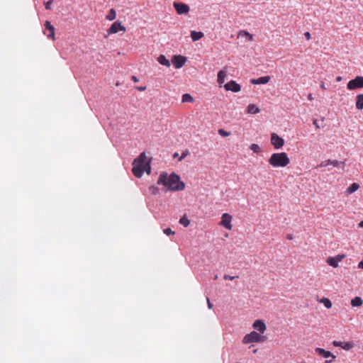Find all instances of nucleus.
Wrapping results in <instances>:
<instances>
[{"label":"nucleus","mask_w":363,"mask_h":363,"mask_svg":"<svg viewBox=\"0 0 363 363\" xmlns=\"http://www.w3.org/2000/svg\"><path fill=\"white\" fill-rule=\"evenodd\" d=\"M157 184L164 186L167 191H182L185 188V184L180 180V177L175 173L168 174L167 172H162Z\"/></svg>","instance_id":"obj_1"},{"label":"nucleus","mask_w":363,"mask_h":363,"mask_svg":"<svg viewBox=\"0 0 363 363\" xmlns=\"http://www.w3.org/2000/svg\"><path fill=\"white\" fill-rule=\"evenodd\" d=\"M147 157L145 152L133 160L132 172L136 177H142L145 171L149 174L151 172V167L149 162L146 161Z\"/></svg>","instance_id":"obj_2"},{"label":"nucleus","mask_w":363,"mask_h":363,"mask_svg":"<svg viewBox=\"0 0 363 363\" xmlns=\"http://www.w3.org/2000/svg\"><path fill=\"white\" fill-rule=\"evenodd\" d=\"M269 164L273 167H284L290 163V159L286 152L273 153L268 160Z\"/></svg>","instance_id":"obj_3"},{"label":"nucleus","mask_w":363,"mask_h":363,"mask_svg":"<svg viewBox=\"0 0 363 363\" xmlns=\"http://www.w3.org/2000/svg\"><path fill=\"white\" fill-rule=\"evenodd\" d=\"M266 339L267 338L265 336L262 335L256 331H252L244 336L242 339V343L249 344L253 342H263L266 340Z\"/></svg>","instance_id":"obj_4"},{"label":"nucleus","mask_w":363,"mask_h":363,"mask_svg":"<svg viewBox=\"0 0 363 363\" xmlns=\"http://www.w3.org/2000/svg\"><path fill=\"white\" fill-rule=\"evenodd\" d=\"M347 88L349 90L362 89L363 88V77L357 76L354 79L350 80L347 84Z\"/></svg>","instance_id":"obj_5"},{"label":"nucleus","mask_w":363,"mask_h":363,"mask_svg":"<svg viewBox=\"0 0 363 363\" xmlns=\"http://www.w3.org/2000/svg\"><path fill=\"white\" fill-rule=\"evenodd\" d=\"M173 6L179 15L186 14L189 12V6L182 2H174Z\"/></svg>","instance_id":"obj_6"},{"label":"nucleus","mask_w":363,"mask_h":363,"mask_svg":"<svg viewBox=\"0 0 363 363\" xmlns=\"http://www.w3.org/2000/svg\"><path fill=\"white\" fill-rule=\"evenodd\" d=\"M271 143L275 149H280L284 145V140L277 133H273L271 135Z\"/></svg>","instance_id":"obj_7"},{"label":"nucleus","mask_w":363,"mask_h":363,"mask_svg":"<svg viewBox=\"0 0 363 363\" xmlns=\"http://www.w3.org/2000/svg\"><path fill=\"white\" fill-rule=\"evenodd\" d=\"M232 219L233 218L230 214L225 213L222 215L221 220L219 224L225 229L230 230L233 228V225H231Z\"/></svg>","instance_id":"obj_8"},{"label":"nucleus","mask_w":363,"mask_h":363,"mask_svg":"<svg viewBox=\"0 0 363 363\" xmlns=\"http://www.w3.org/2000/svg\"><path fill=\"white\" fill-rule=\"evenodd\" d=\"M186 61V58L182 55H174L172 58V63L176 69L182 67Z\"/></svg>","instance_id":"obj_9"},{"label":"nucleus","mask_w":363,"mask_h":363,"mask_svg":"<svg viewBox=\"0 0 363 363\" xmlns=\"http://www.w3.org/2000/svg\"><path fill=\"white\" fill-rule=\"evenodd\" d=\"M125 28L121 25L118 21L114 22L111 27L108 29L107 32L108 34H115L119 31L125 32Z\"/></svg>","instance_id":"obj_10"},{"label":"nucleus","mask_w":363,"mask_h":363,"mask_svg":"<svg viewBox=\"0 0 363 363\" xmlns=\"http://www.w3.org/2000/svg\"><path fill=\"white\" fill-rule=\"evenodd\" d=\"M45 30L44 31V33L47 35V37L55 40V28L51 25V23L49 21H45Z\"/></svg>","instance_id":"obj_11"},{"label":"nucleus","mask_w":363,"mask_h":363,"mask_svg":"<svg viewBox=\"0 0 363 363\" xmlns=\"http://www.w3.org/2000/svg\"><path fill=\"white\" fill-rule=\"evenodd\" d=\"M224 88L226 91H231L233 92H239L241 89V86L234 80H230L224 85Z\"/></svg>","instance_id":"obj_12"},{"label":"nucleus","mask_w":363,"mask_h":363,"mask_svg":"<svg viewBox=\"0 0 363 363\" xmlns=\"http://www.w3.org/2000/svg\"><path fill=\"white\" fill-rule=\"evenodd\" d=\"M252 327L259 331L260 334H263L267 330L266 324L262 320H256L253 323Z\"/></svg>","instance_id":"obj_13"},{"label":"nucleus","mask_w":363,"mask_h":363,"mask_svg":"<svg viewBox=\"0 0 363 363\" xmlns=\"http://www.w3.org/2000/svg\"><path fill=\"white\" fill-rule=\"evenodd\" d=\"M315 351L317 354H318L320 356H323L325 358H328V357H331L332 359L333 360L336 357L330 351L325 350L323 348L317 347V348H315Z\"/></svg>","instance_id":"obj_14"},{"label":"nucleus","mask_w":363,"mask_h":363,"mask_svg":"<svg viewBox=\"0 0 363 363\" xmlns=\"http://www.w3.org/2000/svg\"><path fill=\"white\" fill-rule=\"evenodd\" d=\"M344 162H340L337 160H327L325 161L322 162L319 167H327L328 165H333L334 167H337L340 164L344 165Z\"/></svg>","instance_id":"obj_15"},{"label":"nucleus","mask_w":363,"mask_h":363,"mask_svg":"<svg viewBox=\"0 0 363 363\" xmlns=\"http://www.w3.org/2000/svg\"><path fill=\"white\" fill-rule=\"evenodd\" d=\"M271 79L269 76H264L259 77L258 79H253L251 80V83L253 84H265L268 83Z\"/></svg>","instance_id":"obj_16"},{"label":"nucleus","mask_w":363,"mask_h":363,"mask_svg":"<svg viewBox=\"0 0 363 363\" xmlns=\"http://www.w3.org/2000/svg\"><path fill=\"white\" fill-rule=\"evenodd\" d=\"M157 62L163 65V66H165L167 67H170V62L168 59H167V57L164 55H160L158 57H157Z\"/></svg>","instance_id":"obj_17"},{"label":"nucleus","mask_w":363,"mask_h":363,"mask_svg":"<svg viewBox=\"0 0 363 363\" xmlns=\"http://www.w3.org/2000/svg\"><path fill=\"white\" fill-rule=\"evenodd\" d=\"M355 106L358 110L363 109V94H358L356 96Z\"/></svg>","instance_id":"obj_18"},{"label":"nucleus","mask_w":363,"mask_h":363,"mask_svg":"<svg viewBox=\"0 0 363 363\" xmlns=\"http://www.w3.org/2000/svg\"><path fill=\"white\" fill-rule=\"evenodd\" d=\"M260 111L259 108L255 104H251L247 106V112L249 114H256Z\"/></svg>","instance_id":"obj_19"},{"label":"nucleus","mask_w":363,"mask_h":363,"mask_svg":"<svg viewBox=\"0 0 363 363\" xmlns=\"http://www.w3.org/2000/svg\"><path fill=\"white\" fill-rule=\"evenodd\" d=\"M203 35H204L203 33L201 31L197 32L195 30H192L191 32V38L193 41H197V40H200L201 38H202L203 37Z\"/></svg>","instance_id":"obj_20"},{"label":"nucleus","mask_w":363,"mask_h":363,"mask_svg":"<svg viewBox=\"0 0 363 363\" xmlns=\"http://www.w3.org/2000/svg\"><path fill=\"white\" fill-rule=\"evenodd\" d=\"M359 188V185L357 183H353L345 191V193L347 194H351L356 191H357Z\"/></svg>","instance_id":"obj_21"},{"label":"nucleus","mask_w":363,"mask_h":363,"mask_svg":"<svg viewBox=\"0 0 363 363\" xmlns=\"http://www.w3.org/2000/svg\"><path fill=\"white\" fill-rule=\"evenodd\" d=\"M226 77V71L220 70L218 73V83L220 85L225 82Z\"/></svg>","instance_id":"obj_22"},{"label":"nucleus","mask_w":363,"mask_h":363,"mask_svg":"<svg viewBox=\"0 0 363 363\" xmlns=\"http://www.w3.org/2000/svg\"><path fill=\"white\" fill-rule=\"evenodd\" d=\"M238 37H245L248 41L253 40L252 35L246 30H240L238 34Z\"/></svg>","instance_id":"obj_23"},{"label":"nucleus","mask_w":363,"mask_h":363,"mask_svg":"<svg viewBox=\"0 0 363 363\" xmlns=\"http://www.w3.org/2000/svg\"><path fill=\"white\" fill-rule=\"evenodd\" d=\"M326 262L328 264H329L331 267H333L335 268L338 267V262L337 261L336 258L335 257H329L326 259Z\"/></svg>","instance_id":"obj_24"},{"label":"nucleus","mask_w":363,"mask_h":363,"mask_svg":"<svg viewBox=\"0 0 363 363\" xmlns=\"http://www.w3.org/2000/svg\"><path fill=\"white\" fill-rule=\"evenodd\" d=\"M116 18V13L113 9H111L108 13L106 15V18L108 21H113Z\"/></svg>","instance_id":"obj_25"},{"label":"nucleus","mask_w":363,"mask_h":363,"mask_svg":"<svg viewBox=\"0 0 363 363\" xmlns=\"http://www.w3.org/2000/svg\"><path fill=\"white\" fill-rule=\"evenodd\" d=\"M363 303V301L360 297H355L351 301V305L354 307L361 306Z\"/></svg>","instance_id":"obj_26"},{"label":"nucleus","mask_w":363,"mask_h":363,"mask_svg":"<svg viewBox=\"0 0 363 363\" xmlns=\"http://www.w3.org/2000/svg\"><path fill=\"white\" fill-rule=\"evenodd\" d=\"M320 302L322 303L326 308L329 309V308H330L332 307V302L328 298H323L320 301Z\"/></svg>","instance_id":"obj_27"},{"label":"nucleus","mask_w":363,"mask_h":363,"mask_svg":"<svg viewBox=\"0 0 363 363\" xmlns=\"http://www.w3.org/2000/svg\"><path fill=\"white\" fill-rule=\"evenodd\" d=\"M194 99L189 94H184L182 96V102H193Z\"/></svg>","instance_id":"obj_28"},{"label":"nucleus","mask_w":363,"mask_h":363,"mask_svg":"<svg viewBox=\"0 0 363 363\" xmlns=\"http://www.w3.org/2000/svg\"><path fill=\"white\" fill-rule=\"evenodd\" d=\"M354 346V344L352 342H343L342 349L345 350H350Z\"/></svg>","instance_id":"obj_29"},{"label":"nucleus","mask_w":363,"mask_h":363,"mask_svg":"<svg viewBox=\"0 0 363 363\" xmlns=\"http://www.w3.org/2000/svg\"><path fill=\"white\" fill-rule=\"evenodd\" d=\"M179 223L183 225L184 227H187L189 225L190 221L187 218L183 216L180 218Z\"/></svg>","instance_id":"obj_30"},{"label":"nucleus","mask_w":363,"mask_h":363,"mask_svg":"<svg viewBox=\"0 0 363 363\" xmlns=\"http://www.w3.org/2000/svg\"><path fill=\"white\" fill-rule=\"evenodd\" d=\"M218 134L222 137H228L230 135V132L226 131L223 129H218Z\"/></svg>","instance_id":"obj_31"},{"label":"nucleus","mask_w":363,"mask_h":363,"mask_svg":"<svg viewBox=\"0 0 363 363\" xmlns=\"http://www.w3.org/2000/svg\"><path fill=\"white\" fill-rule=\"evenodd\" d=\"M250 148L255 153H258L260 151V147L257 144H252Z\"/></svg>","instance_id":"obj_32"},{"label":"nucleus","mask_w":363,"mask_h":363,"mask_svg":"<svg viewBox=\"0 0 363 363\" xmlns=\"http://www.w3.org/2000/svg\"><path fill=\"white\" fill-rule=\"evenodd\" d=\"M164 233L167 235H174V232L171 230V228H168L163 230Z\"/></svg>","instance_id":"obj_33"},{"label":"nucleus","mask_w":363,"mask_h":363,"mask_svg":"<svg viewBox=\"0 0 363 363\" xmlns=\"http://www.w3.org/2000/svg\"><path fill=\"white\" fill-rule=\"evenodd\" d=\"M235 278H238V276H236V277H232V276H230L228 274H225L224 277H223V279L225 280H230V281H233V279H235Z\"/></svg>","instance_id":"obj_34"},{"label":"nucleus","mask_w":363,"mask_h":363,"mask_svg":"<svg viewBox=\"0 0 363 363\" xmlns=\"http://www.w3.org/2000/svg\"><path fill=\"white\" fill-rule=\"evenodd\" d=\"M150 191H151V193L152 194H157L158 193V191H159V189H158L157 187H155V186H150Z\"/></svg>","instance_id":"obj_35"},{"label":"nucleus","mask_w":363,"mask_h":363,"mask_svg":"<svg viewBox=\"0 0 363 363\" xmlns=\"http://www.w3.org/2000/svg\"><path fill=\"white\" fill-rule=\"evenodd\" d=\"M333 345L335 346V347H342V345H343V342H340V341H333Z\"/></svg>","instance_id":"obj_36"},{"label":"nucleus","mask_w":363,"mask_h":363,"mask_svg":"<svg viewBox=\"0 0 363 363\" xmlns=\"http://www.w3.org/2000/svg\"><path fill=\"white\" fill-rule=\"evenodd\" d=\"M338 262H341L345 257V255H338L336 257H335Z\"/></svg>","instance_id":"obj_37"},{"label":"nucleus","mask_w":363,"mask_h":363,"mask_svg":"<svg viewBox=\"0 0 363 363\" xmlns=\"http://www.w3.org/2000/svg\"><path fill=\"white\" fill-rule=\"evenodd\" d=\"M52 1H49L48 2H46L45 4V9L47 10H50L51 9V4H52Z\"/></svg>","instance_id":"obj_38"},{"label":"nucleus","mask_w":363,"mask_h":363,"mask_svg":"<svg viewBox=\"0 0 363 363\" xmlns=\"http://www.w3.org/2000/svg\"><path fill=\"white\" fill-rule=\"evenodd\" d=\"M304 36H305V38H306L308 40H309L311 38V33H310L309 32H306V33H304Z\"/></svg>","instance_id":"obj_39"},{"label":"nucleus","mask_w":363,"mask_h":363,"mask_svg":"<svg viewBox=\"0 0 363 363\" xmlns=\"http://www.w3.org/2000/svg\"><path fill=\"white\" fill-rule=\"evenodd\" d=\"M187 155H188L187 152H183L179 160L181 161L182 160L184 159Z\"/></svg>","instance_id":"obj_40"},{"label":"nucleus","mask_w":363,"mask_h":363,"mask_svg":"<svg viewBox=\"0 0 363 363\" xmlns=\"http://www.w3.org/2000/svg\"><path fill=\"white\" fill-rule=\"evenodd\" d=\"M207 303H208V308H210V309H211V308L213 307V305H212V303H211L210 299H209L208 298H207Z\"/></svg>","instance_id":"obj_41"},{"label":"nucleus","mask_w":363,"mask_h":363,"mask_svg":"<svg viewBox=\"0 0 363 363\" xmlns=\"http://www.w3.org/2000/svg\"><path fill=\"white\" fill-rule=\"evenodd\" d=\"M313 125L315 126L316 128H320L319 125L318 124V121L316 119L313 121Z\"/></svg>","instance_id":"obj_42"},{"label":"nucleus","mask_w":363,"mask_h":363,"mask_svg":"<svg viewBox=\"0 0 363 363\" xmlns=\"http://www.w3.org/2000/svg\"><path fill=\"white\" fill-rule=\"evenodd\" d=\"M358 268H359V269H363V260L360 261V262L358 263Z\"/></svg>","instance_id":"obj_43"},{"label":"nucleus","mask_w":363,"mask_h":363,"mask_svg":"<svg viewBox=\"0 0 363 363\" xmlns=\"http://www.w3.org/2000/svg\"><path fill=\"white\" fill-rule=\"evenodd\" d=\"M307 98H308V99L309 101H311L313 100V96L312 94H309L308 95Z\"/></svg>","instance_id":"obj_44"},{"label":"nucleus","mask_w":363,"mask_h":363,"mask_svg":"<svg viewBox=\"0 0 363 363\" xmlns=\"http://www.w3.org/2000/svg\"><path fill=\"white\" fill-rule=\"evenodd\" d=\"M320 88H321V89H326L325 85V83H324L323 82H320Z\"/></svg>","instance_id":"obj_45"},{"label":"nucleus","mask_w":363,"mask_h":363,"mask_svg":"<svg viewBox=\"0 0 363 363\" xmlns=\"http://www.w3.org/2000/svg\"><path fill=\"white\" fill-rule=\"evenodd\" d=\"M131 79L134 82H138L139 81L135 76H132Z\"/></svg>","instance_id":"obj_46"},{"label":"nucleus","mask_w":363,"mask_h":363,"mask_svg":"<svg viewBox=\"0 0 363 363\" xmlns=\"http://www.w3.org/2000/svg\"><path fill=\"white\" fill-rule=\"evenodd\" d=\"M137 89H138V91H145V86H140V87H137Z\"/></svg>","instance_id":"obj_47"},{"label":"nucleus","mask_w":363,"mask_h":363,"mask_svg":"<svg viewBox=\"0 0 363 363\" xmlns=\"http://www.w3.org/2000/svg\"><path fill=\"white\" fill-rule=\"evenodd\" d=\"M359 227V228H363V220L360 221L358 224Z\"/></svg>","instance_id":"obj_48"},{"label":"nucleus","mask_w":363,"mask_h":363,"mask_svg":"<svg viewBox=\"0 0 363 363\" xmlns=\"http://www.w3.org/2000/svg\"><path fill=\"white\" fill-rule=\"evenodd\" d=\"M342 77H337L336 78V81H337V82H340V81L342 80Z\"/></svg>","instance_id":"obj_49"},{"label":"nucleus","mask_w":363,"mask_h":363,"mask_svg":"<svg viewBox=\"0 0 363 363\" xmlns=\"http://www.w3.org/2000/svg\"><path fill=\"white\" fill-rule=\"evenodd\" d=\"M332 362H333V359L325 360V361L324 362V363H332Z\"/></svg>","instance_id":"obj_50"},{"label":"nucleus","mask_w":363,"mask_h":363,"mask_svg":"<svg viewBox=\"0 0 363 363\" xmlns=\"http://www.w3.org/2000/svg\"><path fill=\"white\" fill-rule=\"evenodd\" d=\"M178 157V153H177V152L174 154V157Z\"/></svg>","instance_id":"obj_51"},{"label":"nucleus","mask_w":363,"mask_h":363,"mask_svg":"<svg viewBox=\"0 0 363 363\" xmlns=\"http://www.w3.org/2000/svg\"><path fill=\"white\" fill-rule=\"evenodd\" d=\"M288 239H291V237L290 235H288Z\"/></svg>","instance_id":"obj_52"},{"label":"nucleus","mask_w":363,"mask_h":363,"mask_svg":"<svg viewBox=\"0 0 363 363\" xmlns=\"http://www.w3.org/2000/svg\"><path fill=\"white\" fill-rule=\"evenodd\" d=\"M218 279V276H216V277H214V279Z\"/></svg>","instance_id":"obj_53"}]
</instances>
